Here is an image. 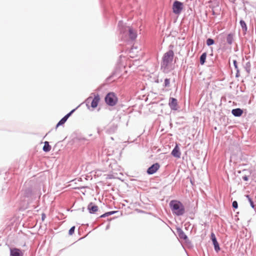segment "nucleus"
Masks as SVG:
<instances>
[{
    "instance_id": "nucleus-23",
    "label": "nucleus",
    "mask_w": 256,
    "mask_h": 256,
    "mask_svg": "<svg viewBox=\"0 0 256 256\" xmlns=\"http://www.w3.org/2000/svg\"><path fill=\"white\" fill-rule=\"evenodd\" d=\"M232 34H229L227 36V42L229 44H231L232 42Z\"/></svg>"
},
{
    "instance_id": "nucleus-4",
    "label": "nucleus",
    "mask_w": 256,
    "mask_h": 256,
    "mask_svg": "<svg viewBox=\"0 0 256 256\" xmlns=\"http://www.w3.org/2000/svg\"><path fill=\"white\" fill-rule=\"evenodd\" d=\"M105 101L108 105L114 106L116 104L118 98L114 92H110L106 96Z\"/></svg>"
},
{
    "instance_id": "nucleus-2",
    "label": "nucleus",
    "mask_w": 256,
    "mask_h": 256,
    "mask_svg": "<svg viewBox=\"0 0 256 256\" xmlns=\"http://www.w3.org/2000/svg\"><path fill=\"white\" fill-rule=\"evenodd\" d=\"M174 58V52L172 50H169L166 53L163 58L162 66L167 67L172 62Z\"/></svg>"
},
{
    "instance_id": "nucleus-11",
    "label": "nucleus",
    "mask_w": 256,
    "mask_h": 256,
    "mask_svg": "<svg viewBox=\"0 0 256 256\" xmlns=\"http://www.w3.org/2000/svg\"><path fill=\"white\" fill-rule=\"evenodd\" d=\"M172 154L175 158H180L181 152L180 150V148L176 144L175 146V148H174V150L172 152Z\"/></svg>"
},
{
    "instance_id": "nucleus-13",
    "label": "nucleus",
    "mask_w": 256,
    "mask_h": 256,
    "mask_svg": "<svg viewBox=\"0 0 256 256\" xmlns=\"http://www.w3.org/2000/svg\"><path fill=\"white\" fill-rule=\"evenodd\" d=\"M74 112V110L71 111L66 116H65L56 124V128L58 126L64 124L66 122L68 118L71 115L72 113Z\"/></svg>"
},
{
    "instance_id": "nucleus-15",
    "label": "nucleus",
    "mask_w": 256,
    "mask_h": 256,
    "mask_svg": "<svg viewBox=\"0 0 256 256\" xmlns=\"http://www.w3.org/2000/svg\"><path fill=\"white\" fill-rule=\"evenodd\" d=\"M51 150V146L49 144V143L48 142H45L44 143V146L43 147V150L44 151L46 152H50Z\"/></svg>"
},
{
    "instance_id": "nucleus-27",
    "label": "nucleus",
    "mask_w": 256,
    "mask_h": 256,
    "mask_svg": "<svg viewBox=\"0 0 256 256\" xmlns=\"http://www.w3.org/2000/svg\"><path fill=\"white\" fill-rule=\"evenodd\" d=\"M242 179L245 181H247L248 180V177L247 176H245L242 177Z\"/></svg>"
},
{
    "instance_id": "nucleus-26",
    "label": "nucleus",
    "mask_w": 256,
    "mask_h": 256,
    "mask_svg": "<svg viewBox=\"0 0 256 256\" xmlns=\"http://www.w3.org/2000/svg\"><path fill=\"white\" fill-rule=\"evenodd\" d=\"M113 213H114V212H108V213H106V214H104V215L102 216H102V217H103V216H108V215H110V214H113Z\"/></svg>"
},
{
    "instance_id": "nucleus-7",
    "label": "nucleus",
    "mask_w": 256,
    "mask_h": 256,
    "mask_svg": "<svg viewBox=\"0 0 256 256\" xmlns=\"http://www.w3.org/2000/svg\"><path fill=\"white\" fill-rule=\"evenodd\" d=\"M160 167V164L158 163H156L148 168L147 172L150 174H154L159 169Z\"/></svg>"
},
{
    "instance_id": "nucleus-6",
    "label": "nucleus",
    "mask_w": 256,
    "mask_h": 256,
    "mask_svg": "<svg viewBox=\"0 0 256 256\" xmlns=\"http://www.w3.org/2000/svg\"><path fill=\"white\" fill-rule=\"evenodd\" d=\"M128 31L129 36L131 39H134L136 36V32L130 27H125L120 28L121 32Z\"/></svg>"
},
{
    "instance_id": "nucleus-9",
    "label": "nucleus",
    "mask_w": 256,
    "mask_h": 256,
    "mask_svg": "<svg viewBox=\"0 0 256 256\" xmlns=\"http://www.w3.org/2000/svg\"><path fill=\"white\" fill-rule=\"evenodd\" d=\"M168 104L172 110H176L178 109V102L176 99L170 98Z\"/></svg>"
},
{
    "instance_id": "nucleus-28",
    "label": "nucleus",
    "mask_w": 256,
    "mask_h": 256,
    "mask_svg": "<svg viewBox=\"0 0 256 256\" xmlns=\"http://www.w3.org/2000/svg\"><path fill=\"white\" fill-rule=\"evenodd\" d=\"M133 50H134V49L132 48L131 51L130 52L132 53V52Z\"/></svg>"
},
{
    "instance_id": "nucleus-17",
    "label": "nucleus",
    "mask_w": 256,
    "mask_h": 256,
    "mask_svg": "<svg viewBox=\"0 0 256 256\" xmlns=\"http://www.w3.org/2000/svg\"><path fill=\"white\" fill-rule=\"evenodd\" d=\"M206 58V52L203 53L200 57V63L201 64H204L205 62Z\"/></svg>"
},
{
    "instance_id": "nucleus-19",
    "label": "nucleus",
    "mask_w": 256,
    "mask_h": 256,
    "mask_svg": "<svg viewBox=\"0 0 256 256\" xmlns=\"http://www.w3.org/2000/svg\"><path fill=\"white\" fill-rule=\"evenodd\" d=\"M164 86L165 88H169L170 86V80L168 78H166L164 82Z\"/></svg>"
},
{
    "instance_id": "nucleus-20",
    "label": "nucleus",
    "mask_w": 256,
    "mask_h": 256,
    "mask_svg": "<svg viewBox=\"0 0 256 256\" xmlns=\"http://www.w3.org/2000/svg\"><path fill=\"white\" fill-rule=\"evenodd\" d=\"M233 64H234V65L235 69L237 71L236 76H238V72H239V70H238V69L237 62H236V60H233Z\"/></svg>"
},
{
    "instance_id": "nucleus-8",
    "label": "nucleus",
    "mask_w": 256,
    "mask_h": 256,
    "mask_svg": "<svg viewBox=\"0 0 256 256\" xmlns=\"http://www.w3.org/2000/svg\"><path fill=\"white\" fill-rule=\"evenodd\" d=\"M211 239L213 242L215 250L216 252H218L220 250V248L219 246V244H218V242H217L215 234L213 232H212L211 234Z\"/></svg>"
},
{
    "instance_id": "nucleus-10",
    "label": "nucleus",
    "mask_w": 256,
    "mask_h": 256,
    "mask_svg": "<svg viewBox=\"0 0 256 256\" xmlns=\"http://www.w3.org/2000/svg\"><path fill=\"white\" fill-rule=\"evenodd\" d=\"M10 256H23L21 250L16 248H10Z\"/></svg>"
},
{
    "instance_id": "nucleus-12",
    "label": "nucleus",
    "mask_w": 256,
    "mask_h": 256,
    "mask_svg": "<svg viewBox=\"0 0 256 256\" xmlns=\"http://www.w3.org/2000/svg\"><path fill=\"white\" fill-rule=\"evenodd\" d=\"M88 209L90 213L94 214L98 210V206L93 203L90 202L88 205Z\"/></svg>"
},
{
    "instance_id": "nucleus-21",
    "label": "nucleus",
    "mask_w": 256,
    "mask_h": 256,
    "mask_svg": "<svg viewBox=\"0 0 256 256\" xmlns=\"http://www.w3.org/2000/svg\"><path fill=\"white\" fill-rule=\"evenodd\" d=\"M214 44V40L212 38H208L206 40V44L208 46H211Z\"/></svg>"
},
{
    "instance_id": "nucleus-1",
    "label": "nucleus",
    "mask_w": 256,
    "mask_h": 256,
    "mask_svg": "<svg viewBox=\"0 0 256 256\" xmlns=\"http://www.w3.org/2000/svg\"><path fill=\"white\" fill-rule=\"evenodd\" d=\"M170 208L173 214L176 216L182 215L185 212L183 204L179 201L172 200L170 203Z\"/></svg>"
},
{
    "instance_id": "nucleus-14",
    "label": "nucleus",
    "mask_w": 256,
    "mask_h": 256,
    "mask_svg": "<svg viewBox=\"0 0 256 256\" xmlns=\"http://www.w3.org/2000/svg\"><path fill=\"white\" fill-rule=\"evenodd\" d=\"M232 113L235 116H240L242 115L243 111L240 108H238L232 110Z\"/></svg>"
},
{
    "instance_id": "nucleus-5",
    "label": "nucleus",
    "mask_w": 256,
    "mask_h": 256,
    "mask_svg": "<svg viewBox=\"0 0 256 256\" xmlns=\"http://www.w3.org/2000/svg\"><path fill=\"white\" fill-rule=\"evenodd\" d=\"M183 9V4L179 1H175L172 5V12L176 14H179Z\"/></svg>"
},
{
    "instance_id": "nucleus-25",
    "label": "nucleus",
    "mask_w": 256,
    "mask_h": 256,
    "mask_svg": "<svg viewBox=\"0 0 256 256\" xmlns=\"http://www.w3.org/2000/svg\"><path fill=\"white\" fill-rule=\"evenodd\" d=\"M232 206L235 208H238V202L236 201L233 202Z\"/></svg>"
},
{
    "instance_id": "nucleus-22",
    "label": "nucleus",
    "mask_w": 256,
    "mask_h": 256,
    "mask_svg": "<svg viewBox=\"0 0 256 256\" xmlns=\"http://www.w3.org/2000/svg\"><path fill=\"white\" fill-rule=\"evenodd\" d=\"M246 197L248 198L250 204V206H251L252 208H254V204L252 200L251 199V198L250 197V196L248 195H246Z\"/></svg>"
},
{
    "instance_id": "nucleus-16",
    "label": "nucleus",
    "mask_w": 256,
    "mask_h": 256,
    "mask_svg": "<svg viewBox=\"0 0 256 256\" xmlns=\"http://www.w3.org/2000/svg\"><path fill=\"white\" fill-rule=\"evenodd\" d=\"M240 24L242 28V31L244 32V34H246V32L247 31V26H246V22H244V20H240Z\"/></svg>"
},
{
    "instance_id": "nucleus-18",
    "label": "nucleus",
    "mask_w": 256,
    "mask_h": 256,
    "mask_svg": "<svg viewBox=\"0 0 256 256\" xmlns=\"http://www.w3.org/2000/svg\"><path fill=\"white\" fill-rule=\"evenodd\" d=\"M178 236H180V238H183L184 240L186 239V238H187L186 236L181 230H178Z\"/></svg>"
},
{
    "instance_id": "nucleus-24",
    "label": "nucleus",
    "mask_w": 256,
    "mask_h": 256,
    "mask_svg": "<svg viewBox=\"0 0 256 256\" xmlns=\"http://www.w3.org/2000/svg\"><path fill=\"white\" fill-rule=\"evenodd\" d=\"M74 229H75V226H74L70 228V230H69V232H68L69 234L72 235L74 233Z\"/></svg>"
},
{
    "instance_id": "nucleus-3",
    "label": "nucleus",
    "mask_w": 256,
    "mask_h": 256,
    "mask_svg": "<svg viewBox=\"0 0 256 256\" xmlns=\"http://www.w3.org/2000/svg\"><path fill=\"white\" fill-rule=\"evenodd\" d=\"M100 99V96L98 94L94 95V98L90 96L86 100V105L88 106V104H90V106L92 108H95L98 106Z\"/></svg>"
}]
</instances>
